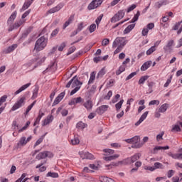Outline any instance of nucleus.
Listing matches in <instances>:
<instances>
[{
	"instance_id": "obj_64",
	"label": "nucleus",
	"mask_w": 182,
	"mask_h": 182,
	"mask_svg": "<svg viewBox=\"0 0 182 182\" xmlns=\"http://www.w3.org/2000/svg\"><path fill=\"white\" fill-rule=\"evenodd\" d=\"M29 14H31V10H28L25 11V13L21 16V18H22L21 20H25V18H26V16H28Z\"/></svg>"
},
{
	"instance_id": "obj_48",
	"label": "nucleus",
	"mask_w": 182,
	"mask_h": 182,
	"mask_svg": "<svg viewBox=\"0 0 182 182\" xmlns=\"http://www.w3.org/2000/svg\"><path fill=\"white\" fill-rule=\"evenodd\" d=\"M43 139H45V135H43L41 136L40 139H38L36 142L34 144V148L36 147L37 146H39L42 141H43Z\"/></svg>"
},
{
	"instance_id": "obj_8",
	"label": "nucleus",
	"mask_w": 182,
	"mask_h": 182,
	"mask_svg": "<svg viewBox=\"0 0 182 182\" xmlns=\"http://www.w3.org/2000/svg\"><path fill=\"white\" fill-rule=\"evenodd\" d=\"M174 46V40H169L166 45L164 47L165 53H171L173 52V46Z\"/></svg>"
},
{
	"instance_id": "obj_44",
	"label": "nucleus",
	"mask_w": 182,
	"mask_h": 182,
	"mask_svg": "<svg viewBox=\"0 0 182 182\" xmlns=\"http://www.w3.org/2000/svg\"><path fill=\"white\" fill-rule=\"evenodd\" d=\"M79 143H80V141L77 136H75L74 139L71 140V144L73 146H76L77 144H79Z\"/></svg>"
},
{
	"instance_id": "obj_13",
	"label": "nucleus",
	"mask_w": 182,
	"mask_h": 182,
	"mask_svg": "<svg viewBox=\"0 0 182 182\" xmlns=\"http://www.w3.org/2000/svg\"><path fill=\"white\" fill-rule=\"evenodd\" d=\"M149 114V111L145 112L139 118V121L135 123V126H140L144 120L147 118V116Z\"/></svg>"
},
{
	"instance_id": "obj_14",
	"label": "nucleus",
	"mask_w": 182,
	"mask_h": 182,
	"mask_svg": "<svg viewBox=\"0 0 182 182\" xmlns=\"http://www.w3.org/2000/svg\"><path fill=\"white\" fill-rule=\"evenodd\" d=\"M63 6V4L60 3L55 7L52 8L51 9L48 11V14H55V12H59Z\"/></svg>"
},
{
	"instance_id": "obj_51",
	"label": "nucleus",
	"mask_w": 182,
	"mask_h": 182,
	"mask_svg": "<svg viewBox=\"0 0 182 182\" xmlns=\"http://www.w3.org/2000/svg\"><path fill=\"white\" fill-rule=\"evenodd\" d=\"M96 31V25L95 23H92L89 27V31L90 33H93Z\"/></svg>"
},
{
	"instance_id": "obj_18",
	"label": "nucleus",
	"mask_w": 182,
	"mask_h": 182,
	"mask_svg": "<svg viewBox=\"0 0 182 182\" xmlns=\"http://www.w3.org/2000/svg\"><path fill=\"white\" fill-rule=\"evenodd\" d=\"M65 92H61L54 100L53 105H59V103H60V102L62 101V99H63V97H65Z\"/></svg>"
},
{
	"instance_id": "obj_62",
	"label": "nucleus",
	"mask_w": 182,
	"mask_h": 182,
	"mask_svg": "<svg viewBox=\"0 0 182 182\" xmlns=\"http://www.w3.org/2000/svg\"><path fill=\"white\" fill-rule=\"evenodd\" d=\"M76 50V48L75 46L70 47L68 49V52L67 53L68 55H72V53H73V52H75Z\"/></svg>"
},
{
	"instance_id": "obj_49",
	"label": "nucleus",
	"mask_w": 182,
	"mask_h": 182,
	"mask_svg": "<svg viewBox=\"0 0 182 182\" xmlns=\"http://www.w3.org/2000/svg\"><path fill=\"white\" fill-rule=\"evenodd\" d=\"M154 168L156 170V168H164V166H163V164L160 162H156L154 164Z\"/></svg>"
},
{
	"instance_id": "obj_11",
	"label": "nucleus",
	"mask_w": 182,
	"mask_h": 182,
	"mask_svg": "<svg viewBox=\"0 0 182 182\" xmlns=\"http://www.w3.org/2000/svg\"><path fill=\"white\" fill-rule=\"evenodd\" d=\"M124 141H126V143H129V144H137V143L140 141V136H135L131 139H125Z\"/></svg>"
},
{
	"instance_id": "obj_53",
	"label": "nucleus",
	"mask_w": 182,
	"mask_h": 182,
	"mask_svg": "<svg viewBox=\"0 0 182 182\" xmlns=\"http://www.w3.org/2000/svg\"><path fill=\"white\" fill-rule=\"evenodd\" d=\"M102 19H103V14H100L95 20V23L99 26V23L102 21Z\"/></svg>"
},
{
	"instance_id": "obj_42",
	"label": "nucleus",
	"mask_w": 182,
	"mask_h": 182,
	"mask_svg": "<svg viewBox=\"0 0 182 182\" xmlns=\"http://www.w3.org/2000/svg\"><path fill=\"white\" fill-rule=\"evenodd\" d=\"M149 79V76L144 75L141 77V78L139 80V85H144V82Z\"/></svg>"
},
{
	"instance_id": "obj_40",
	"label": "nucleus",
	"mask_w": 182,
	"mask_h": 182,
	"mask_svg": "<svg viewBox=\"0 0 182 182\" xmlns=\"http://www.w3.org/2000/svg\"><path fill=\"white\" fill-rule=\"evenodd\" d=\"M47 177H52L53 178H58L59 174L56 172H48L47 173Z\"/></svg>"
},
{
	"instance_id": "obj_54",
	"label": "nucleus",
	"mask_w": 182,
	"mask_h": 182,
	"mask_svg": "<svg viewBox=\"0 0 182 182\" xmlns=\"http://www.w3.org/2000/svg\"><path fill=\"white\" fill-rule=\"evenodd\" d=\"M6 99H8V96L6 95H3L1 97H0V106H2L3 103L6 102Z\"/></svg>"
},
{
	"instance_id": "obj_12",
	"label": "nucleus",
	"mask_w": 182,
	"mask_h": 182,
	"mask_svg": "<svg viewBox=\"0 0 182 182\" xmlns=\"http://www.w3.org/2000/svg\"><path fill=\"white\" fill-rule=\"evenodd\" d=\"M107 109H109V105H102L97 108L95 112L97 113V114H103L105 112H107Z\"/></svg>"
},
{
	"instance_id": "obj_56",
	"label": "nucleus",
	"mask_w": 182,
	"mask_h": 182,
	"mask_svg": "<svg viewBox=\"0 0 182 182\" xmlns=\"http://www.w3.org/2000/svg\"><path fill=\"white\" fill-rule=\"evenodd\" d=\"M136 8H137V5L132 4L127 9V12L129 14V12H132V11H134V9H136Z\"/></svg>"
},
{
	"instance_id": "obj_7",
	"label": "nucleus",
	"mask_w": 182,
	"mask_h": 182,
	"mask_svg": "<svg viewBox=\"0 0 182 182\" xmlns=\"http://www.w3.org/2000/svg\"><path fill=\"white\" fill-rule=\"evenodd\" d=\"M141 156V154H135L134 156H132L131 158H127L126 159H124V161H122V163L124 164H129V163H134L135 161H137V160H139V159H140V157Z\"/></svg>"
},
{
	"instance_id": "obj_20",
	"label": "nucleus",
	"mask_w": 182,
	"mask_h": 182,
	"mask_svg": "<svg viewBox=\"0 0 182 182\" xmlns=\"http://www.w3.org/2000/svg\"><path fill=\"white\" fill-rule=\"evenodd\" d=\"M82 159H87L88 160H94L95 156L90 152H85L81 154Z\"/></svg>"
},
{
	"instance_id": "obj_28",
	"label": "nucleus",
	"mask_w": 182,
	"mask_h": 182,
	"mask_svg": "<svg viewBox=\"0 0 182 182\" xmlns=\"http://www.w3.org/2000/svg\"><path fill=\"white\" fill-rule=\"evenodd\" d=\"M27 144L26 142V136H22L18 143L17 144V146L21 147L22 146H26V144Z\"/></svg>"
},
{
	"instance_id": "obj_39",
	"label": "nucleus",
	"mask_w": 182,
	"mask_h": 182,
	"mask_svg": "<svg viewBox=\"0 0 182 182\" xmlns=\"http://www.w3.org/2000/svg\"><path fill=\"white\" fill-rule=\"evenodd\" d=\"M45 163H46V161H45L44 163H41V164L37 165L36 166V168H40L39 170L41 172L42 171H46V166H43V164H45Z\"/></svg>"
},
{
	"instance_id": "obj_10",
	"label": "nucleus",
	"mask_w": 182,
	"mask_h": 182,
	"mask_svg": "<svg viewBox=\"0 0 182 182\" xmlns=\"http://www.w3.org/2000/svg\"><path fill=\"white\" fill-rule=\"evenodd\" d=\"M168 156H170V157H172V159L182 160V149H179L178 153L177 154H173L171 152H169L168 154Z\"/></svg>"
},
{
	"instance_id": "obj_45",
	"label": "nucleus",
	"mask_w": 182,
	"mask_h": 182,
	"mask_svg": "<svg viewBox=\"0 0 182 182\" xmlns=\"http://www.w3.org/2000/svg\"><path fill=\"white\" fill-rule=\"evenodd\" d=\"M30 124H31V121H28L26 123L25 126L18 130V133H22V132H24V130H26V129H28V127H29Z\"/></svg>"
},
{
	"instance_id": "obj_9",
	"label": "nucleus",
	"mask_w": 182,
	"mask_h": 182,
	"mask_svg": "<svg viewBox=\"0 0 182 182\" xmlns=\"http://www.w3.org/2000/svg\"><path fill=\"white\" fill-rule=\"evenodd\" d=\"M124 18V11H119L111 18V22L116 23Z\"/></svg>"
},
{
	"instance_id": "obj_6",
	"label": "nucleus",
	"mask_w": 182,
	"mask_h": 182,
	"mask_svg": "<svg viewBox=\"0 0 182 182\" xmlns=\"http://www.w3.org/2000/svg\"><path fill=\"white\" fill-rule=\"evenodd\" d=\"M25 22H26V20H19L18 21H16L14 23V24H10L9 26V32H12V31H14V29H18V28L22 26V25H23V23H25Z\"/></svg>"
},
{
	"instance_id": "obj_59",
	"label": "nucleus",
	"mask_w": 182,
	"mask_h": 182,
	"mask_svg": "<svg viewBox=\"0 0 182 182\" xmlns=\"http://www.w3.org/2000/svg\"><path fill=\"white\" fill-rule=\"evenodd\" d=\"M154 105H156V106H159L160 105V101L159 100H152L149 102V106H153Z\"/></svg>"
},
{
	"instance_id": "obj_32",
	"label": "nucleus",
	"mask_w": 182,
	"mask_h": 182,
	"mask_svg": "<svg viewBox=\"0 0 182 182\" xmlns=\"http://www.w3.org/2000/svg\"><path fill=\"white\" fill-rule=\"evenodd\" d=\"M119 157H120V155L114 154L112 156L105 157V160H106V161H112V160H116V159H119Z\"/></svg>"
},
{
	"instance_id": "obj_30",
	"label": "nucleus",
	"mask_w": 182,
	"mask_h": 182,
	"mask_svg": "<svg viewBox=\"0 0 182 182\" xmlns=\"http://www.w3.org/2000/svg\"><path fill=\"white\" fill-rule=\"evenodd\" d=\"M31 5H32V1H29V0H26V1L24 2L23 7H22V11H25L26 9H28V8H29L31 6Z\"/></svg>"
},
{
	"instance_id": "obj_55",
	"label": "nucleus",
	"mask_w": 182,
	"mask_h": 182,
	"mask_svg": "<svg viewBox=\"0 0 182 182\" xmlns=\"http://www.w3.org/2000/svg\"><path fill=\"white\" fill-rule=\"evenodd\" d=\"M154 52H156V48L153 46H151L149 50L146 51V55H150Z\"/></svg>"
},
{
	"instance_id": "obj_1",
	"label": "nucleus",
	"mask_w": 182,
	"mask_h": 182,
	"mask_svg": "<svg viewBox=\"0 0 182 182\" xmlns=\"http://www.w3.org/2000/svg\"><path fill=\"white\" fill-rule=\"evenodd\" d=\"M83 85V82H80L78 79L77 77H73L66 85L65 87L69 88L70 87H75L71 92H70V96H73L75 93L77 92H79L80 90V87H82V85Z\"/></svg>"
},
{
	"instance_id": "obj_34",
	"label": "nucleus",
	"mask_w": 182,
	"mask_h": 182,
	"mask_svg": "<svg viewBox=\"0 0 182 182\" xmlns=\"http://www.w3.org/2000/svg\"><path fill=\"white\" fill-rule=\"evenodd\" d=\"M105 75H106V70H105V68H103L97 73V79H100V78L103 77V76H105Z\"/></svg>"
},
{
	"instance_id": "obj_19",
	"label": "nucleus",
	"mask_w": 182,
	"mask_h": 182,
	"mask_svg": "<svg viewBox=\"0 0 182 182\" xmlns=\"http://www.w3.org/2000/svg\"><path fill=\"white\" fill-rule=\"evenodd\" d=\"M16 15L17 13L16 11H14L11 15L10 16V17L9 18L8 21H7V24L9 25H12V23H14V21H15V19H16Z\"/></svg>"
},
{
	"instance_id": "obj_3",
	"label": "nucleus",
	"mask_w": 182,
	"mask_h": 182,
	"mask_svg": "<svg viewBox=\"0 0 182 182\" xmlns=\"http://www.w3.org/2000/svg\"><path fill=\"white\" fill-rule=\"evenodd\" d=\"M46 45H48V38L43 36L36 41L34 50L41 52V50H43L46 48Z\"/></svg>"
},
{
	"instance_id": "obj_37",
	"label": "nucleus",
	"mask_w": 182,
	"mask_h": 182,
	"mask_svg": "<svg viewBox=\"0 0 182 182\" xmlns=\"http://www.w3.org/2000/svg\"><path fill=\"white\" fill-rule=\"evenodd\" d=\"M36 159L37 160H42L43 159H46V154H45V151L41 152L36 156Z\"/></svg>"
},
{
	"instance_id": "obj_4",
	"label": "nucleus",
	"mask_w": 182,
	"mask_h": 182,
	"mask_svg": "<svg viewBox=\"0 0 182 182\" xmlns=\"http://www.w3.org/2000/svg\"><path fill=\"white\" fill-rule=\"evenodd\" d=\"M25 103H26V96L23 95L18 97L17 101L11 107V112H15V110H18V109H21L22 106H25Z\"/></svg>"
},
{
	"instance_id": "obj_60",
	"label": "nucleus",
	"mask_w": 182,
	"mask_h": 182,
	"mask_svg": "<svg viewBox=\"0 0 182 182\" xmlns=\"http://www.w3.org/2000/svg\"><path fill=\"white\" fill-rule=\"evenodd\" d=\"M174 173H176V171L174 170H169L167 173L168 178H171V177H173V176H174Z\"/></svg>"
},
{
	"instance_id": "obj_25",
	"label": "nucleus",
	"mask_w": 182,
	"mask_h": 182,
	"mask_svg": "<svg viewBox=\"0 0 182 182\" xmlns=\"http://www.w3.org/2000/svg\"><path fill=\"white\" fill-rule=\"evenodd\" d=\"M136 26V24H131L129 25L124 31V35H127V33H130L133 29H134V27Z\"/></svg>"
},
{
	"instance_id": "obj_61",
	"label": "nucleus",
	"mask_w": 182,
	"mask_h": 182,
	"mask_svg": "<svg viewBox=\"0 0 182 182\" xmlns=\"http://www.w3.org/2000/svg\"><path fill=\"white\" fill-rule=\"evenodd\" d=\"M171 79H173V75H171L170 77L166 80V82L164 84V87H168V85L171 83Z\"/></svg>"
},
{
	"instance_id": "obj_27",
	"label": "nucleus",
	"mask_w": 182,
	"mask_h": 182,
	"mask_svg": "<svg viewBox=\"0 0 182 182\" xmlns=\"http://www.w3.org/2000/svg\"><path fill=\"white\" fill-rule=\"evenodd\" d=\"M76 127L78 130H83V129L87 127V124H85L83 122L80 121L76 124Z\"/></svg>"
},
{
	"instance_id": "obj_33",
	"label": "nucleus",
	"mask_w": 182,
	"mask_h": 182,
	"mask_svg": "<svg viewBox=\"0 0 182 182\" xmlns=\"http://www.w3.org/2000/svg\"><path fill=\"white\" fill-rule=\"evenodd\" d=\"M124 70H126V65H121L119 69L116 71V75L117 76H119V75H122V73H123V72H124Z\"/></svg>"
},
{
	"instance_id": "obj_50",
	"label": "nucleus",
	"mask_w": 182,
	"mask_h": 182,
	"mask_svg": "<svg viewBox=\"0 0 182 182\" xmlns=\"http://www.w3.org/2000/svg\"><path fill=\"white\" fill-rule=\"evenodd\" d=\"M104 153H105L106 156H109V154H113L114 153V150L110 149H103Z\"/></svg>"
},
{
	"instance_id": "obj_24",
	"label": "nucleus",
	"mask_w": 182,
	"mask_h": 182,
	"mask_svg": "<svg viewBox=\"0 0 182 182\" xmlns=\"http://www.w3.org/2000/svg\"><path fill=\"white\" fill-rule=\"evenodd\" d=\"M150 66H151V61L145 62L141 67V72H144L145 70H147V69H149Z\"/></svg>"
},
{
	"instance_id": "obj_22",
	"label": "nucleus",
	"mask_w": 182,
	"mask_h": 182,
	"mask_svg": "<svg viewBox=\"0 0 182 182\" xmlns=\"http://www.w3.org/2000/svg\"><path fill=\"white\" fill-rule=\"evenodd\" d=\"M84 107L87 109V110H92V108L93 107V102L90 100H87L84 104Z\"/></svg>"
},
{
	"instance_id": "obj_21",
	"label": "nucleus",
	"mask_w": 182,
	"mask_h": 182,
	"mask_svg": "<svg viewBox=\"0 0 182 182\" xmlns=\"http://www.w3.org/2000/svg\"><path fill=\"white\" fill-rule=\"evenodd\" d=\"M53 121V116L52 115H48L43 121L42 126H48L49 123H52Z\"/></svg>"
},
{
	"instance_id": "obj_2",
	"label": "nucleus",
	"mask_w": 182,
	"mask_h": 182,
	"mask_svg": "<svg viewBox=\"0 0 182 182\" xmlns=\"http://www.w3.org/2000/svg\"><path fill=\"white\" fill-rule=\"evenodd\" d=\"M127 42L124 41V38L122 37H117L114 39V41L112 43V48H117V49L114 51V55H117V53H120L122 50H123V48L124 46H126V44Z\"/></svg>"
},
{
	"instance_id": "obj_63",
	"label": "nucleus",
	"mask_w": 182,
	"mask_h": 182,
	"mask_svg": "<svg viewBox=\"0 0 182 182\" xmlns=\"http://www.w3.org/2000/svg\"><path fill=\"white\" fill-rule=\"evenodd\" d=\"M163 136H164V132L156 136V141H160V140H163Z\"/></svg>"
},
{
	"instance_id": "obj_57",
	"label": "nucleus",
	"mask_w": 182,
	"mask_h": 182,
	"mask_svg": "<svg viewBox=\"0 0 182 182\" xmlns=\"http://www.w3.org/2000/svg\"><path fill=\"white\" fill-rule=\"evenodd\" d=\"M111 96H113V92L112 90H109L107 95L104 97V99H105V100H110Z\"/></svg>"
},
{
	"instance_id": "obj_16",
	"label": "nucleus",
	"mask_w": 182,
	"mask_h": 182,
	"mask_svg": "<svg viewBox=\"0 0 182 182\" xmlns=\"http://www.w3.org/2000/svg\"><path fill=\"white\" fill-rule=\"evenodd\" d=\"M73 21H75V14H72L69 18L68 19L67 21H65V23L63 24V29H66V28H68V26H69L70 25V23H72V22H73Z\"/></svg>"
},
{
	"instance_id": "obj_31",
	"label": "nucleus",
	"mask_w": 182,
	"mask_h": 182,
	"mask_svg": "<svg viewBox=\"0 0 182 182\" xmlns=\"http://www.w3.org/2000/svg\"><path fill=\"white\" fill-rule=\"evenodd\" d=\"M168 149H170V146H156L153 149V153L156 154V153H157L158 150H168Z\"/></svg>"
},
{
	"instance_id": "obj_36",
	"label": "nucleus",
	"mask_w": 182,
	"mask_h": 182,
	"mask_svg": "<svg viewBox=\"0 0 182 182\" xmlns=\"http://www.w3.org/2000/svg\"><path fill=\"white\" fill-rule=\"evenodd\" d=\"M16 48H18V44H13L6 50V53H11V52H14V50Z\"/></svg>"
},
{
	"instance_id": "obj_58",
	"label": "nucleus",
	"mask_w": 182,
	"mask_h": 182,
	"mask_svg": "<svg viewBox=\"0 0 182 182\" xmlns=\"http://www.w3.org/2000/svg\"><path fill=\"white\" fill-rule=\"evenodd\" d=\"M136 75H137V72L132 73L127 77L126 80H130V79H132V77H134Z\"/></svg>"
},
{
	"instance_id": "obj_43",
	"label": "nucleus",
	"mask_w": 182,
	"mask_h": 182,
	"mask_svg": "<svg viewBox=\"0 0 182 182\" xmlns=\"http://www.w3.org/2000/svg\"><path fill=\"white\" fill-rule=\"evenodd\" d=\"M173 182H180L182 181V173H179V176H174L172 178Z\"/></svg>"
},
{
	"instance_id": "obj_46",
	"label": "nucleus",
	"mask_w": 182,
	"mask_h": 182,
	"mask_svg": "<svg viewBox=\"0 0 182 182\" xmlns=\"http://www.w3.org/2000/svg\"><path fill=\"white\" fill-rule=\"evenodd\" d=\"M139 16H140V11L136 12L133 18L131 20V23H134V22L137 21L139 20Z\"/></svg>"
},
{
	"instance_id": "obj_35",
	"label": "nucleus",
	"mask_w": 182,
	"mask_h": 182,
	"mask_svg": "<svg viewBox=\"0 0 182 182\" xmlns=\"http://www.w3.org/2000/svg\"><path fill=\"white\" fill-rule=\"evenodd\" d=\"M83 25H85V23L83 22H80L77 25V29L75 31V35H77V33H79V32H80L81 31L83 30V28H85V26Z\"/></svg>"
},
{
	"instance_id": "obj_26",
	"label": "nucleus",
	"mask_w": 182,
	"mask_h": 182,
	"mask_svg": "<svg viewBox=\"0 0 182 182\" xmlns=\"http://www.w3.org/2000/svg\"><path fill=\"white\" fill-rule=\"evenodd\" d=\"M46 59V58L45 57L42 58L41 59V60H39V58H34V59L31 60L30 65H32L33 63H35V62H37L38 65H42V63H43V62H45Z\"/></svg>"
},
{
	"instance_id": "obj_15",
	"label": "nucleus",
	"mask_w": 182,
	"mask_h": 182,
	"mask_svg": "<svg viewBox=\"0 0 182 182\" xmlns=\"http://www.w3.org/2000/svg\"><path fill=\"white\" fill-rule=\"evenodd\" d=\"M77 103H82V97L73 98L68 103L70 106H75Z\"/></svg>"
},
{
	"instance_id": "obj_38",
	"label": "nucleus",
	"mask_w": 182,
	"mask_h": 182,
	"mask_svg": "<svg viewBox=\"0 0 182 182\" xmlns=\"http://www.w3.org/2000/svg\"><path fill=\"white\" fill-rule=\"evenodd\" d=\"M35 105H36V100L27 107L25 114H28V113L32 110V107H33Z\"/></svg>"
},
{
	"instance_id": "obj_29",
	"label": "nucleus",
	"mask_w": 182,
	"mask_h": 182,
	"mask_svg": "<svg viewBox=\"0 0 182 182\" xmlns=\"http://www.w3.org/2000/svg\"><path fill=\"white\" fill-rule=\"evenodd\" d=\"M167 109H168V104L165 103L160 107L159 112L160 113H165V112H167Z\"/></svg>"
},
{
	"instance_id": "obj_17",
	"label": "nucleus",
	"mask_w": 182,
	"mask_h": 182,
	"mask_svg": "<svg viewBox=\"0 0 182 182\" xmlns=\"http://www.w3.org/2000/svg\"><path fill=\"white\" fill-rule=\"evenodd\" d=\"M29 86H31V82H28V83L21 86L18 90H16L14 92L15 96H16V95H19V93L23 92V90H26V89H28V87H29Z\"/></svg>"
},
{
	"instance_id": "obj_41",
	"label": "nucleus",
	"mask_w": 182,
	"mask_h": 182,
	"mask_svg": "<svg viewBox=\"0 0 182 182\" xmlns=\"http://www.w3.org/2000/svg\"><path fill=\"white\" fill-rule=\"evenodd\" d=\"M171 132H181V128L180 127V126L178 124H175L172 126V129H171Z\"/></svg>"
},
{
	"instance_id": "obj_23",
	"label": "nucleus",
	"mask_w": 182,
	"mask_h": 182,
	"mask_svg": "<svg viewBox=\"0 0 182 182\" xmlns=\"http://www.w3.org/2000/svg\"><path fill=\"white\" fill-rule=\"evenodd\" d=\"M96 79V72L93 71L90 73V80L87 85H92L95 83V80Z\"/></svg>"
},
{
	"instance_id": "obj_47",
	"label": "nucleus",
	"mask_w": 182,
	"mask_h": 182,
	"mask_svg": "<svg viewBox=\"0 0 182 182\" xmlns=\"http://www.w3.org/2000/svg\"><path fill=\"white\" fill-rule=\"evenodd\" d=\"M124 100H122L118 103L115 105L116 110L119 112V109H122V106L123 105Z\"/></svg>"
},
{
	"instance_id": "obj_5",
	"label": "nucleus",
	"mask_w": 182,
	"mask_h": 182,
	"mask_svg": "<svg viewBox=\"0 0 182 182\" xmlns=\"http://www.w3.org/2000/svg\"><path fill=\"white\" fill-rule=\"evenodd\" d=\"M103 4V0H93L87 6L89 11L99 8Z\"/></svg>"
},
{
	"instance_id": "obj_52",
	"label": "nucleus",
	"mask_w": 182,
	"mask_h": 182,
	"mask_svg": "<svg viewBox=\"0 0 182 182\" xmlns=\"http://www.w3.org/2000/svg\"><path fill=\"white\" fill-rule=\"evenodd\" d=\"M110 43V40L109 38H105L102 41V46H107Z\"/></svg>"
}]
</instances>
